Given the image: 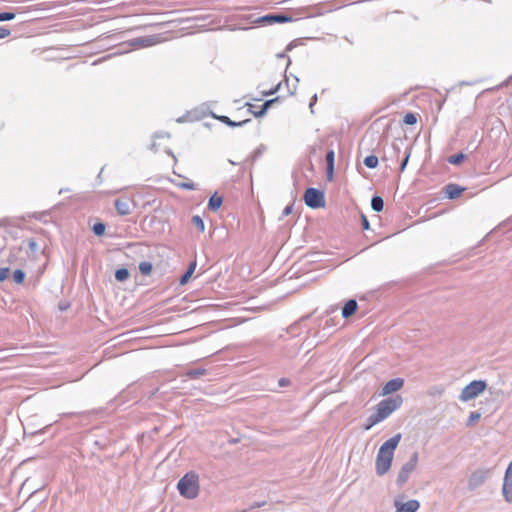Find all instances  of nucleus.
Listing matches in <instances>:
<instances>
[{"label": "nucleus", "instance_id": "obj_1", "mask_svg": "<svg viewBox=\"0 0 512 512\" xmlns=\"http://www.w3.org/2000/svg\"><path fill=\"white\" fill-rule=\"evenodd\" d=\"M401 438V433H397L380 446L375 462L377 475L383 476L390 470L394 451L401 441Z\"/></svg>", "mask_w": 512, "mask_h": 512}, {"label": "nucleus", "instance_id": "obj_2", "mask_svg": "<svg viewBox=\"0 0 512 512\" xmlns=\"http://www.w3.org/2000/svg\"><path fill=\"white\" fill-rule=\"evenodd\" d=\"M199 477L195 472L186 473L177 484L181 496L187 499H194L199 494Z\"/></svg>", "mask_w": 512, "mask_h": 512}, {"label": "nucleus", "instance_id": "obj_3", "mask_svg": "<svg viewBox=\"0 0 512 512\" xmlns=\"http://www.w3.org/2000/svg\"><path fill=\"white\" fill-rule=\"evenodd\" d=\"M402 397L399 395L383 399L377 404L376 412L372 422H381L388 418L402 404Z\"/></svg>", "mask_w": 512, "mask_h": 512}, {"label": "nucleus", "instance_id": "obj_4", "mask_svg": "<svg viewBox=\"0 0 512 512\" xmlns=\"http://www.w3.org/2000/svg\"><path fill=\"white\" fill-rule=\"evenodd\" d=\"M418 463V453L413 452L410 459L404 463L398 473L396 484L398 487H403L408 481L411 473L416 469Z\"/></svg>", "mask_w": 512, "mask_h": 512}, {"label": "nucleus", "instance_id": "obj_5", "mask_svg": "<svg viewBox=\"0 0 512 512\" xmlns=\"http://www.w3.org/2000/svg\"><path fill=\"white\" fill-rule=\"evenodd\" d=\"M486 386L485 381L474 380L462 389L459 399L463 402L470 401L482 393L486 389Z\"/></svg>", "mask_w": 512, "mask_h": 512}, {"label": "nucleus", "instance_id": "obj_6", "mask_svg": "<svg viewBox=\"0 0 512 512\" xmlns=\"http://www.w3.org/2000/svg\"><path fill=\"white\" fill-rule=\"evenodd\" d=\"M305 204L312 209H319L325 206L324 193L316 188H307L304 193Z\"/></svg>", "mask_w": 512, "mask_h": 512}, {"label": "nucleus", "instance_id": "obj_7", "mask_svg": "<svg viewBox=\"0 0 512 512\" xmlns=\"http://www.w3.org/2000/svg\"><path fill=\"white\" fill-rule=\"evenodd\" d=\"M491 470L486 468H480L472 472L468 479V489L474 491L485 483L490 475Z\"/></svg>", "mask_w": 512, "mask_h": 512}, {"label": "nucleus", "instance_id": "obj_8", "mask_svg": "<svg viewBox=\"0 0 512 512\" xmlns=\"http://www.w3.org/2000/svg\"><path fill=\"white\" fill-rule=\"evenodd\" d=\"M502 494L508 503H512V461L509 464L502 486Z\"/></svg>", "mask_w": 512, "mask_h": 512}, {"label": "nucleus", "instance_id": "obj_9", "mask_svg": "<svg viewBox=\"0 0 512 512\" xmlns=\"http://www.w3.org/2000/svg\"><path fill=\"white\" fill-rule=\"evenodd\" d=\"M403 385L404 380L402 378L391 379L383 386L381 395L386 396L397 392L403 387Z\"/></svg>", "mask_w": 512, "mask_h": 512}, {"label": "nucleus", "instance_id": "obj_10", "mask_svg": "<svg viewBox=\"0 0 512 512\" xmlns=\"http://www.w3.org/2000/svg\"><path fill=\"white\" fill-rule=\"evenodd\" d=\"M394 505L396 507V512H416L420 507L419 501L415 499L409 500L405 503H401L396 500Z\"/></svg>", "mask_w": 512, "mask_h": 512}, {"label": "nucleus", "instance_id": "obj_11", "mask_svg": "<svg viewBox=\"0 0 512 512\" xmlns=\"http://www.w3.org/2000/svg\"><path fill=\"white\" fill-rule=\"evenodd\" d=\"M158 38L157 36H144V37H138L133 40H131L130 44L136 48H144V47H150L155 44H157Z\"/></svg>", "mask_w": 512, "mask_h": 512}, {"label": "nucleus", "instance_id": "obj_12", "mask_svg": "<svg viewBox=\"0 0 512 512\" xmlns=\"http://www.w3.org/2000/svg\"><path fill=\"white\" fill-rule=\"evenodd\" d=\"M129 198H118L114 202L117 213L121 216H126L131 213Z\"/></svg>", "mask_w": 512, "mask_h": 512}, {"label": "nucleus", "instance_id": "obj_13", "mask_svg": "<svg viewBox=\"0 0 512 512\" xmlns=\"http://www.w3.org/2000/svg\"><path fill=\"white\" fill-rule=\"evenodd\" d=\"M326 160V176L328 181H332L334 178V163H335V152L334 150H328L325 156Z\"/></svg>", "mask_w": 512, "mask_h": 512}, {"label": "nucleus", "instance_id": "obj_14", "mask_svg": "<svg viewBox=\"0 0 512 512\" xmlns=\"http://www.w3.org/2000/svg\"><path fill=\"white\" fill-rule=\"evenodd\" d=\"M261 21L272 24V23H285L291 21V17L282 13L267 14L261 18Z\"/></svg>", "mask_w": 512, "mask_h": 512}, {"label": "nucleus", "instance_id": "obj_15", "mask_svg": "<svg viewBox=\"0 0 512 512\" xmlns=\"http://www.w3.org/2000/svg\"><path fill=\"white\" fill-rule=\"evenodd\" d=\"M444 190H445L446 196L449 199H456L462 194V192L465 190V188H463L457 184L450 183L444 187Z\"/></svg>", "mask_w": 512, "mask_h": 512}, {"label": "nucleus", "instance_id": "obj_16", "mask_svg": "<svg viewBox=\"0 0 512 512\" xmlns=\"http://www.w3.org/2000/svg\"><path fill=\"white\" fill-rule=\"evenodd\" d=\"M213 118L219 120L220 122L226 124L227 126L229 127H242L244 126L245 124L249 123L251 120L250 119H245L243 121H239V122H236V121H233L231 120L228 116H224V115H215V114H212Z\"/></svg>", "mask_w": 512, "mask_h": 512}, {"label": "nucleus", "instance_id": "obj_17", "mask_svg": "<svg viewBox=\"0 0 512 512\" xmlns=\"http://www.w3.org/2000/svg\"><path fill=\"white\" fill-rule=\"evenodd\" d=\"M357 308V301L355 299H349L342 308V317L349 318L356 312Z\"/></svg>", "mask_w": 512, "mask_h": 512}, {"label": "nucleus", "instance_id": "obj_18", "mask_svg": "<svg viewBox=\"0 0 512 512\" xmlns=\"http://www.w3.org/2000/svg\"><path fill=\"white\" fill-rule=\"evenodd\" d=\"M223 203V198L217 193H214L208 201V209L211 211H217Z\"/></svg>", "mask_w": 512, "mask_h": 512}, {"label": "nucleus", "instance_id": "obj_19", "mask_svg": "<svg viewBox=\"0 0 512 512\" xmlns=\"http://www.w3.org/2000/svg\"><path fill=\"white\" fill-rule=\"evenodd\" d=\"M196 261H193L189 264L186 272L180 277V284L181 285H184L186 284L190 277L192 276V274L194 273L195 269H196Z\"/></svg>", "mask_w": 512, "mask_h": 512}, {"label": "nucleus", "instance_id": "obj_20", "mask_svg": "<svg viewBox=\"0 0 512 512\" xmlns=\"http://www.w3.org/2000/svg\"><path fill=\"white\" fill-rule=\"evenodd\" d=\"M371 208L375 212H381L384 208V201L380 196H373L371 199Z\"/></svg>", "mask_w": 512, "mask_h": 512}, {"label": "nucleus", "instance_id": "obj_21", "mask_svg": "<svg viewBox=\"0 0 512 512\" xmlns=\"http://www.w3.org/2000/svg\"><path fill=\"white\" fill-rule=\"evenodd\" d=\"M129 271L126 268L117 269L115 272V279L119 282L126 281L129 278Z\"/></svg>", "mask_w": 512, "mask_h": 512}, {"label": "nucleus", "instance_id": "obj_22", "mask_svg": "<svg viewBox=\"0 0 512 512\" xmlns=\"http://www.w3.org/2000/svg\"><path fill=\"white\" fill-rule=\"evenodd\" d=\"M205 374H206V369H204V368L190 369L186 373V375L191 379H197Z\"/></svg>", "mask_w": 512, "mask_h": 512}, {"label": "nucleus", "instance_id": "obj_23", "mask_svg": "<svg viewBox=\"0 0 512 512\" xmlns=\"http://www.w3.org/2000/svg\"><path fill=\"white\" fill-rule=\"evenodd\" d=\"M378 162V157L375 155H369L364 159L365 166L371 169L376 168L378 166Z\"/></svg>", "mask_w": 512, "mask_h": 512}, {"label": "nucleus", "instance_id": "obj_24", "mask_svg": "<svg viewBox=\"0 0 512 512\" xmlns=\"http://www.w3.org/2000/svg\"><path fill=\"white\" fill-rule=\"evenodd\" d=\"M152 268L153 267H152V264L150 262L143 261V262L139 263V271L141 272V274H143L145 276L151 274Z\"/></svg>", "mask_w": 512, "mask_h": 512}, {"label": "nucleus", "instance_id": "obj_25", "mask_svg": "<svg viewBox=\"0 0 512 512\" xmlns=\"http://www.w3.org/2000/svg\"><path fill=\"white\" fill-rule=\"evenodd\" d=\"M465 157L466 156L463 153L454 154L448 158V162L453 165H459L463 162Z\"/></svg>", "mask_w": 512, "mask_h": 512}, {"label": "nucleus", "instance_id": "obj_26", "mask_svg": "<svg viewBox=\"0 0 512 512\" xmlns=\"http://www.w3.org/2000/svg\"><path fill=\"white\" fill-rule=\"evenodd\" d=\"M13 281L16 283V284H21L24 282L25 280V272L22 271L21 269H17L13 272Z\"/></svg>", "mask_w": 512, "mask_h": 512}, {"label": "nucleus", "instance_id": "obj_27", "mask_svg": "<svg viewBox=\"0 0 512 512\" xmlns=\"http://www.w3.org/2000/svg\"><path fill=\"white\" fill-rule=\"evenodd\" d=\"M106 226L102 222H97L93 225L92 231L96 236H102L105 233Z\"/></svg>", "mask_w": 512, "mask_h": 512}, {"label": "nucleus", "instance_id": "obj_28", "mask_svg": "<svg viewBox=\"0 0 512 512\" xmlns=\"http://www.w3.org/2000/svg\"><path fill=\"white\" fill-rule=\"evenodd\" d=\"M192 223L196 226V228H197L200 232H204V230H205V224H204L203 219H202L199 215H194V216L192 217Z\"/></svg>", "mask_w": 512, "mask_h": 512}, {"label": "nucleus", "instance_id": "obj_29", "mask_svg": "<svg viewBox=\"0 0 512 512\" xmlns=\"http://www.w3.org/2000/svg\"><path fill=\"white\" fill-rule=\"evenodd\" d=\"M417 122V117L414 113H407L403 118V123L406 125H414Z\"/></svg>", "mask_w": 512, "mask_h": 512}, {"label": "nucleus", "instance_id": "obj_30", "mask_svg": "<svg viewBox=\"0 0 512 512\" xmlns=\"http://www.w3.org/2000/svg\"><path fill=\"white\" fill-rule=\"evenodd\" d=\"M410 155H411V147H407L406 150H405L404 159L402 160L401 165H400V171L401 172H403L405 170V168H406V166L408 164Z\"/></svg>", "mask_w": 512, "mask_h": 512}, {"label": "nucleus", "instance_id": "obj_31", "mask_svg": "<svg viewBox=\"0 0 512 512\" xmlns=\"http://www.w3.org/2000/svg\"><path fill=\"white\" fill-rule=\"evenodd\" d=\"M481 417V414L479 412H472L469 416V419L466 423V425L469 427V426H472L474 422L478 421Z\"/></svg>", "mask_w": 512, "mask_h": 512}, {"label": "nucleus", "instance_id": "obj_32", "mask_svg": "<svg viewBox=\"0 0 512 512\" xmlns=\"http://www.w3.org/2000/svg\"><path fill=\"white\" fill-rule=\"evenodd\" d=\"M16 17L15 13L12 12H0V22L1 21H10Z\"/></svg>", "mask_w": 512, "mask_h": 512}, {"label": "nucleus", "instance_id": "obj_33", "mask_svg": "<svg viewBox=\"0 0 512 512\" xmlns=\"http://www.w3.org/2000/svg\"><path fill=\"white\" fill-rule=\"evenodd\" d=\"M267 110H268V104H263L258 111L253 112V115L257 118L262 117L267 113Z\"/></svg>", "mask_w": 512, "mask_h": 512}, {"label": "nucleus", "instance_id": "obj_34", "mask_svg": "<svg viewBox=\"0 0 512 512\" xmlns=\"http://www.w3.org/2000/svg\"><path fill=\"white\" fill-rule=\"evenodd\" d=\"M178 187L185 190H195L196 185L193 182H183L178 184Z\"/></svg>", "mask_w": 512, "mask_h": 512}, {"label": "nucleus", "instance_id": "obj_35", "mask_svg": "<svg viewBox=\"0 0 512 512\" xmlns=\"http://www.w3.org/2000/svg\"><path fill=\"white\" fill-rule=\"evenodd\" d=\"M28 248L30 249V251L32 253H36L39 249V246L34 239H29L28 240Z\"/></svg>", "mask_w": 512, "mask_h": 512}, {"label": "nucleus", "instance_id": "obj_36", "mask_svg": "<svg viewBox=\"0 0 512 512\" xmlns=\"http://www.w3.org/2000/svg\"><path fill=\"white\" fill-rule=\"evenodd\" d=\"M10 273V269L8 267L0 268V282H3L8 278Z\"/></svg>", "mask_w": 512, "mask_h": 512}, {"label": "nucleus", "instance_id": "obj_37", "mask_svg": "<svg viewBox=\"0 0 512 512\" xmlns=\"http://www.w3.org/2000/svg\"><path fill=\"white\" fill-rule=\"evenodd\" d=\"M403 144V140H396L392 143V148L396 154L400 152L401 145Z\"/></svg>", "mask_w": 512, "mask_h": 512}, {"label": "nucleus", "instance_id": "obj_38", "mask_svg": "<svg viewBox=\"0 0 512 512\" xmlns=\"http://www.w3.org/2000/svg\"><path fill=\"white\" fill-rule=\"evenodd\" d=\"M361 225L364 230L370 229V223L364 214L361 215Z\"/></svg>", "mask_w": 512, "mask_h": 512}, {"label": "nucleus", "instance_id": "obj_39", "mask_svg": "<svg viewBox=\"0 0 512 512\" xmlns=\"http://www.w3.org/2000/svg\"><path fill=\"white\" fill-rule=\"evenodd\" d=\"M373 419H374V414H372L368 417V419H367L368 423L364 427L365 430L371 429L374 425H376L378 423V422H372Z\"/></svg>", "mask_w": 512, "mask_h": 512}, {"label": "nucleus", "instance_id": "obj_40", "mask_svg": "<svg viewBox=\"0 0 512 512\" xmlns=\"http://www.w3.org/2000/svg\"><path fill=\"white\" fill-rule=\"evenodd\" d=\"M10 33L11 31L8 28L0 27V39L6 38Z\"/></svg>", "mask_w": 512, "mask_h": 512}, {"label": "nucleus", "instance_id": "obj_41", "mask_svg": "<svg viewBox=\"0 0 512 512\" xmlns=\"http://www.w3.org/2000/svg\"><path fill=\"white\" fill-rule=\"evenodd\" d=\"M292 210H293V204L287 205L282 212L281 218L290 215L292 213Z\"/></svg>", "mask_w": 512, "mask_h": 512}, {"label": "nucleus", "instance_id": "obj_42", "mask_svg": "<svg viewBox=\"0 0 512 512\" xmlns=\"http://www.w3.org/2000/svg\"><path fill=\"white\" fill-rule=\"evenodd\" d=\"M266 504V502H255L250 506V509L260 508L263 507Z\"/></svg>", "mask_w": 512, "mask_h": 512}, {"label": "nucleus", "instance_id": "obj_43", "mask_svg": "<svg viewBox=\"0 0 512 512\" xmlns=\"http://www.w3.org/2000/svg\"><path fill=\"white\" fill-rule=\"evenodd\" d=\"M279 100V97H276L274 99L266 100L263 104H268V109L273 105V103L277 102Z\"/></svg>", "mask_w": 512, "mask_h": 512}, {"label": "nucleus", "instance_id": "obj_44", "mask_svg": "<svg viewBox=\"0 0 512 512\" xmlns=\"http://www.w3.org/2000/svg\"><path fill=\"white\" fill-rule=\"evenodd\" d=\"M317 102V95L314 94L310 100V104H309V107L310 109H312V107L315 105V103ZM313 112V110H311Z\"/></svg>", "mask_w": 512, "mask_h": 512}, {"label": "nucleus", "instance_id": "obj_45", "mask_svg": "<svg viewBox=\"0 0 512 512\" xmlns=\"http://www.w3.org/2000/svg\"><path fill=\"white\" fill-rule=\"evenodd\" d=\"M280 87H281V83L277 84V86H276L273 90H270V91L267 93V95L275 93L277 90H279V89H280Z\"/></svg>", "mask_w": 512, "mask_h": 512}, {"label": "nucleus", "instance_id": "obj_46", "mask_svg": "<svg viewBox=\"0 0 512 512\" xmlns=\"http://www.w3.org/2000/svg\"><path fill=\"white\" fill-rule=\"evenodd\" d=\"M287 382H288V381H287L286 379H280V380H279V385H280V386H285V385L287 384Z\"/></svg>", "mask_w": 512, "mask_h": 512}, {"label": "nucleus", "instance_id": "obj_47", "mask_svg": "<svg viewBox=\"0 0 512 512\" xmlns=\"http://www.w3.org/2000/svg\"><path fill=\"white\" fill-rule=\"evenodd\" d=\"M63 192H69V189H60L59 193H63Z\"/></svg>", "mask_w": 512, "mask_h": 512}, {"label": "nucleus", "instance_id": "obj_48", "mask_svg": "<svg viewBox=\"0 0 512 512\" xmlns=\"http://www.w3.org/2000/svg\"><path fill=\"white\" fill-rule=\"evenodd\" d=\"M63 192H69V189H60L59 193H63Z\"/></svg>", "mask_w": 512, "mask_h": 512}, {"label": "nucleus", "instance_id": "obj_49", "mask_svg": "<svg viewBox=\"0 0 512 512\" xmlns=\"http://www.w3.org/2000/svg\"><path fill=\"white\" fill-rule=\"evenodd\" d=\"M63 192H69V189H60L59 193H63Z\"/></svg>", "mask_w": 512, "mask_h": 512}, {"label": "nucleus", "instance_id": "obj_50", "mask_svg": "<svg viewBox=\"0 0 512 512\" xmlns=\"http://www.w3.org/2000/svg\"><path fill=\"white\" fill-rule=\"evenodd\" d=\"M295 92V89L294 90H289V95H293Z\"/></svg>", "mask_w": 512, "mask_h": 512}, {"label": "nucleus", "instance_id": "obj_51", "mask_svg": "<svg viewBox=\"0 0 512 512\" xmlns=\"http://www.w3.org/2000/svg\"><path fill=\"white\" fill-rule=\"evenodd\" d=\"M230 442H231V443H236V442H237V440H236V439H233V440H231Z\"/></svg>", "mask_w": 512, "mask_h": 512}]
</instances>
